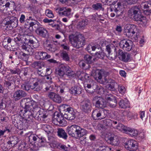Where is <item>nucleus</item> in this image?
I'll use <instances>...</instances> for the list:
<instances>
[{"instance_id": "1", "label": "nucleus", "mask_w": 151, "mask_h": 151, "mask_svg": "<svg viewBox=\"0 0 151 151\" xmlns=\"http://www.w3.org/2000/svg\"><path fill=\"white\" fill-rule=\"evenodd\" d=\"M25 103V107L23 112V116L26 118H31V117L37 116L38 120L47 117V112L43 109L37 106L36 102L31 101L29 98L23 99L21 103Z\"/></svg>"}, {"instance_id": "2", "label": "nucleus", "mask_w": 151, "mask_h": 151, "mask_svg": "<svg viewBox=\"0 0 151 151\" xmlns=\"http://www.w3.org/2000/svg\"><path fill=\"white\" fill-rule=\"evenodd\" d=\"M93 100L96 102V107L102 109L101 110H94L92 112V117L95 119H101L104 118L106 116L108 112L107 110L103 109L106 106V102L105 100L102 97L97 96L94 98Z\"/></svg>"}, {"instance_id": "3", "label": "nucleus", "mask_w": 151, "mask_h": 151, "mask_svg": "<svg viewBox=\"0 0 151 151\" xmlns=\"http://www.w3.org/2000/svg\"><path fill=\"white\" fill-rule=\"evenodd\" d=\"M67 130L69 135L74 137L81 138L86 135L88 133L86 130L76 124L68 126Z\"/></svg>"}, {"instance_id": "4", "label": "nucleus", "mask_w": 151, "mask_h": 151, "mask_svg": "<svg viewBox=\"0 0 151 151\" xmlns=\"http://www.w3.org/2000/svg\"><path fill=\"white\" fill-rule=\"evenodd\" d=\"M124 34L128 37L136 41L138 38V30L134 25L127 24L124 28Z\"/></svg>"}, {"instance_id": "5", "label": "nucleus", "mask_w": 151, "mask_h": 151, "mask_svg": "<svg viewBox=\"0 0 151 151\" xmlns=\"http://www.w3.org/2000/svg\"><path fill=\"white\" fill-rule=\"evenodd\" d=\"M129 16L136 21H140L144 24H147L146 18L141 15L139 9L136 6L132 7L128 11Z\"/></svg>"}, {"instance_id": "6", "label": "nucleus", "mask_w": 151, "mask_h": 151, "mask_svg": "<svg viewBox=\"0 0 151 151\" xmlns=\"http://www.w3.org/2000/svg\"><path fill=\"white\" fill-rule=\"evenodd\" d=\"M69 38L72 45L77 48L82 47L85 45L84 38L81 35H71L69 36Z\"/></svg>"}, {"instance_id": "7", "label": "nucleus", "mask_w": 151, "mask_h": 151, "mask_svg": "<svg viewBox=\"0 0 151 151\" xmlns=\"http://www.w3.org/2000/svg\"><path fill=\"white\" fill-rule=\"evenodd\" d=\"M106 51L108 52L106 56L110 60H113L115 59L117 56H118V52L116 51V49L114 45L111 44L106 46Z\"/></svg>"}, {"instance_id": "8", "label": "nucleus", "mask_w": 151, "mask_h": 151, "mask_svg": "<svg viewBox=\"0 0 151 151\" xmlns=\"http://www.w3.org/2000/svg\"><path fill=\"white\" fill-rule=\"evenodd\" d=\"M85 86V89L87 92L89 93H92L94 91H97L98 93H99L98 90L100 91V92L101 91H103V89L102 88L99 87L97 85L96 83L94 81L92 82L91 84H87L86 85V87Z\"/></svg>"}, {"instance_id": "9", "label": "nucleus", "mask_w": 151, "mask_h": 151, "mask_svg": "<svg viewBox=\"0 0 151 151\" xmlns=\"http://www.w3.org/2000/svg\"><path fill=\"white\" fill-rule=\"evenodd\" d=\"M63 116L60 114L55 115L52 119V122L55 124L61 127H65L67 124L66 121L64 119Z\"/></svg>"}, {"instance_id": "10", "label": "nucleus", "mask_w": 151, "mask_h": 151, "mask_svg": "<svg viewBox=\"0 0 151 151\" xmlns=\"http://www.w3.org/2000/svg\"><path fill=\"white\" fill-rule=\"evenodd\" d=\"M132 45V42L131 40H124L120 42L119 45L124 50L129 51L131 50Z\"/></svg>"}, {"instance_id": "11", "label": "nucleus", "mask_w": 151, "mask_h": 151, "mask_svg": "<svg viewBox=\"0 0 151 151\" xmlns=\"http://www.w3.org/2000/svg\"><path fill=\"white\" fill-rule=\"evenodd\" d=\"M124 147L126 149L129 151L134 150L137 147V142L133 139H130L124 143Z\"/></svg>"}, {"instance_id": "12", "label": "nucleus", "mask_w": 151, "mask_h": 151, "mask_svg": "<svg viewBox=\"0 0 151 151\" xmlns=\"http://www.w3.org/2000/svg\"><path fill=\"white\" fill-rule=\"evenodd\" d=\"M118 56L122 61L127 62L130 60V55L128 53H123L122 50L119 49L118 51Z\"/></svg>"}, {"instance_id": "13", "label": "nucleus", "mask_w": 151, "mask_h": 151, "mask_svg": "<svg viewBox=\"0 0 151 151\" xmlns=\"http://www.w3.org/2000/svg\"><path fill=\"white\" fill-rule=\"evenodd\" d=\"M56 11H58L59 14L62 16L68 17L71 14V10L70 8L65 7H60L55 9Z\"/></svg>"}, {"instance_id": "14", "label": "nucleus", "mask_w": 151, "mask_h": 151, "mask_svg": "<svg viewBox=\"0 0 151 151\" xmlns=\"http://www.w3.org/2000/svg\"><path fill=\"white\" fill-rule=\"evenodd\" d=\"M91 108V103L89 100L83 101L81 103V109L85 112H87L90 110Z\"/></svg>"}, {"instance_id": "15", "label": "nucleus", "mask_w": 151, "mask_h": 151, "mask_svg": "<svg viewBox=\"0 0 151 151\" xmlns=\"http://www.w3.org/2000/svg\"><path fill=\"white\" fill-rule=\"evenodd\" d=\"M35 57L37 60L47 59L50 58L51 56L47 53L42 52H37L35 53Z\"/></svg>"}, {"instance_id": "16", "label": "nucleus", "mask_w": 151, "mask_h": 151, "mask_svg": "<svg viewBox=\"0 0 151 151\" xmlns=\"http://www.w3.org/2000/svg\"><path fill=\"white\" fill-rule=\"evenodd\" d=\"M105 98L107 101H110L109 104L113 108L116 106L117 104V100L115 96L110 94H108L106 95Z\"/></svg>"}, {"instance_id": "17", "label": "nucleus", "mask_w": 151, "mask_h": 151, "mask_svg": "<svg viewBox=\"0 0 151 151\" xmlns=\"http://www.w3.org/2000/svg\"><path fill=\"white\" fill-rule=\"evenodd\" d=\"M48 96L49 98L54 102L58 103H60L61 102V97L58 94L52 92H51L49 93Z\"/></svg>"}, {"instance_id": "18", "label": "nucleus", "mask_w": 151, "mask_h": 151, "mask_svg": "<svg viewBox=\"0 0 151 151\" xmlns=\"http://www.w3.org/2000/svg\"><path fill=\"white\" fill-rule=\"evenodd\" d=\"M22 48L29 55H32L34 51L33 48L32 47V46L26 42L23 43L22 46Z\"/></svg>"}, {"instance_id": "19", "label": "nucleus", "mask_w": 151, "mask_h": 151, "mask_svg": "<svg viewBox=\"0 0 151 151\" xmlns=\"http://www.w3.org/2000/svg\"><path fill=\"white\" fill-rule=\"evenodd\" d=\"M27 95L26 93L23 90H18L16 91L13 95V97L16 101L22 98L25 96Z\"/></svg>"}, {"instance_id": "20", "label": "nucleus", "mask_w": 151, "mask_h": 151, "mask_svg": "<svg viewBox=\"0 0 151 151\" xmlns=\"http://www.w3.org/2000/svg\"><path fill=\"white\" fill-rule=\"evenodd\" d=\"M36 32L40 36L44 37L47 35L48 34L47 30L42 27H40L38 28L36 30Z\"/></svg>"}, {"instance_id": "21", "label": "nucleus", "mask_w": 151, "mask_h": 151, "mask_svg": "<svg viewBox=\"0 0 151 151\" xmlns=\"http://www.w3.org/2000/svg\"><path fill=\"white\" fill-rule=\"evenodd\" d=\"M66 65L62 64L56 70V73L61 76H63L65 74L66 71Z\"/></svg>"}, {"instance_id": "22", "label": "nucleus", "mask_w": 151, "mask_h": 151, "mask_svg": "<svg viewBox=\"0 0 151 151\" xmlns=\"http://www.w3.org/2000/svg\"><path fill=\"white\" fill-rule=\"evenodd\" d=\"M102 73L103 72L101 70L97 69L94 73H92V76L97 81L99 82L102 78Z\"/></svg>"}, {"instance_id": "23", "label": "nucleus", "mask_w": 151, "mask_h": 151, "mask_svg": "<svg viewBox=\"0 0 151 151\" xmlns=\"http://www.w3.org/2000/svg\"><path fill=\"white\" fill-rule=\"evenodd\" d=\"M81 88L79 86H75L72 87L70 90V93L74 95L79 94L81 93Z\"/></svg>"}, {"instance_id": "24", "label": "nucleus", "mask_w": 151, "mask_h": 151, "mask_svg": "<svg viewBox=\"0 0 151 151\" xmlns=\"http://www.w3.org/2000/svg\"><path fill=\"white\" fill-rule=\"evenodd\" d=\"M136 0H122L121 3H118L117 5L119 7V6H123L124 8L128 5H131L136 3Z\"/></svg>"}, {"instance_id": "25", "label": "nucleus", "mask_w": 151, "mask_h": 151, "mask_svg": "<svg viewBox=\"0 0 151 151\" xmlns=\"http://www.w3.org/2000/svg\"><path fill=\"white\" fill-rule=\"evenodd\" d=\"M10 3L9 2H7L6 0L5 4H1L0 5V12L7 14V12H6L7 9V8L9 7Z\"/></svg>"}, {"instance_id": "26", "label": "nucleus", "mask_w": 151, "mask_h": 151, "mask_svg": "<svg viewBox=\"0 0 151 151\" xmlns=\"http://www.w3.org/2000/svg\"><path fill=\"white\" fill-rule=\"evenodd\" d=\"M18 20L17 17H11L9 21L7 22V24H10L13 27H16L18 24Z\"/></svg>"}, {"instance_id": "27", "label": "nucleus", "mask_w": 151, "mask_h": 151, "mask_svg": "<svg viewBox=\"0 0 151 151\" xmlns=\"http://www.w3.org/2000/svg\"><path fill=\"white\" fill-rule=\"evenodd\" d=\"M119 107L123 109H125L129 107V102L127 99H122L119 103Z\"/></svg>"}, {"instance_id": "28", "label": "nucleus", "mask_w": 151, "mask_h": 151, "mask_svg": "<svg viewBox=\"0 0 151 151\" xmlns=\"http://www.w3.org/2000/svg\"><path fill=\"white\" fill-rule=\"evenodd\" d=\"M61 108L63 109V110L65 111L66 113H75L73 109L68 105L63 104L61 106Z\"/></svg>"}, {"instance_id": "29", "label": "nucleus", "mask_w": 151, "mask_h": 151, "mask_svg": "<svg viewBox=\"0 0 151 151\" xmlns=\"http://www.w3.org/2000/svg\"><path fill=\"white\" fill-rule=\"evenodd\" d=\"M58 136L64 139H66L67 138L68 135L65 131L62 129H58Z\"/></svg>"}, {"instance_id": "30", "label": "nucleus", "mask_w": 151, "mask_h": 151, "mask_svg": "<svg viewBox=\"0 0 151 151\" xmlns=\"http://www.w3.org/2000/svg\"><path fill=\"white\" fill-rule=\"evenodd\" d=\"M101 47L100 45L96 44L95 45L92 44H90L88 45L86 49L88 52H90L91 51H95L96 49H99Z\"/></svg>"}, {"instance_id": "31", "label": "nucleus", "mask_w": 151, "mask_h": 151, "mask_svg": "<svg viewBox=\"0 0 151 151\" xmlns=\"http://www.w3.org/2000/svg\"><path fill=\"white\" fill-rule=\"evenodd\" d=\"M117 86V83L112 81V82L107 85L106 87L109 90L111 91H115Z\"/></svg>"}, {"instance_id": "32", "label": "nucleus", "mask_w": 151, "mask_h": 151, "mask_svg": "<svg viewBox=\"0 0 151 151\" xmlns=\"http://www.w3.org/2000/svg\"><path fill=\"white\" fill-rule=\"evenodd\" d=\"M88 24V20L86 19H83L78 22L77 27L78 28L83 29Z\"/></svg>"}, {"instance_id": "33", "label": "nucleus", "mask_w": 151, "mask_h": 151, "mask_svg": "<svg viewBox=\"0 0 151 151\" xmlns=\"http://www.w3.org/2000/svg\"><path fill=\"white\" fill-rule=\"evenodd\" d=\"M109 140L111 143L112 145H118L119 143V142L117 137L116 136L111 137L109 138Z\"/></svg>"}, {"instance_id": "34", "label": "nucleus", "mask_w": 151, "mask_h": 151, "mask_svg": "<svg viewBox=\"0 0 151 151\" xmlns=\"http://www.w3.org/2000/svg\"><path fill=\"white\" fill-rule=\"evenodd\" d=\"M128 127H125L123 124L120 123L116 126V128L118 130L125 133H127V129Z\"/></svg>"}, {"instance_id": "35", "label": "nucleus", "mask_w": 151, "mask_h": 151, "mask_svg": "<svg viewBox=\"0 0 151 151\" xmlns=\"http://www.w3.org/2000/svg\"><path fill=\"white\" fill-rule=\"evenodd\" d=\"M10 140L7 142L8 144L12 145L13 146L17 144L18 142V138L15 136H11Z\"/></svg>"}, {"instance_id": "36", "label": "nucleus", "mask_w": 151, "mask_h": 151, "mask_svg": "<svg viewBox=\"0 0 151 151\" xmlns=\"http://www.w3.org/2000/svg\"><path fill=\"white\" fill-rule=\"evenodd\" d=\"M129 133L132 137L136 136L138 134L137 130L128 127L127 129V133Z\"/></svg>"}, {"instance_id": "37", "label": "nucleus", "mask_w": 151, "mask_h": 151, "mask_svg": "<svg viewBox=\"0 0 151 151\" xmlns=\"http://www.w3.org/2000/svg\"><path fill=\"white\" fill-rule=\"evenodd\" d=\"M105 55V54L103 52L96 53L95 57L93 58L94 61H96L98 59H103Z\"/></svg>"}, {"instance_id": "38", "label": "nucleus", "mask_w": 151, "mask_h": 151, "mask_svg": "<svg viewBox=\"0 0 151 151\" xmlns=\"http://www.w3.org/2000/svg\"><path fill=\"white\" fill-rule=\"evenodd\" d=\"M63 117L68 120H73L75 118V113H66L63 115Z\"/></svg>"}, {"instance_id": "39", "label": "nucleus", "mask_w": 151, "mask_h": 151, "mask_svg": "<svg viewBox=\"0 0 151 151\" xmlns=\"http://www.w3.org/2000/svg\"><path fill=\"white\" fill-rule=\"evenodd\" d=\"M143 6L145 9H147L145 10V12H148L149 13H151V1L145 3Z\"/></svg>"}, {"instance_id": "40", "label": "nucleus", "mask_w": 151, "mask_h": 151, "mask_svg": "<svg viewBox=\"0 0 151 151\" xmlns=\"http://www.w3.org/2000/svg\"><path fill=\"white\" fill-rule=\"evenodd\" d=\"M28 55L29 54L27 53V54H26L22 52H21L19 53V57L22 60L26 61L28 59L29 57Z\"/></svg>"}, {"instance_id": "41", "label": "nucleus", "mask_w": 151, "mask_h": 151, "mask_svg": "<svg viewBox=\"0 0 151 151\" xmlns=\"http://www.w3.org/2000/svg\"><path fill=\"white\" fill-rule=\"evenodd\" d=\"M30 88L33 89L34 91H38L40 90L41 88L39 85L38 82H36L32 85L30 86Z\"/></svg>"}, {"instance_id": "42", "label": "nucleus", "mask_w": 151, "mask_h": 151, "mask_svg": "<svg viewBox=\"0 0 151 151\" xmlns=\"http://www.w3.org/2000/svg\"><path fill=\"white\" fill-rule=\"evenodd\" d=\"M66 71L65 75L68 76H71L74 74V72L71 70L70 68L67 65H66Z\"/></svg>"}, {"instance_id": "43", "label": "nucleus", "mask_w": 151, "mask_h": 151, "mask_svg": "<svg viewBox=\"0 0 151 151\" xmlns=\"http://www.w3.org/2000/svg\"><path fill=\"white\" fill-rule=\"evenodd\" d=\"M55 45L54 44H49L47 46L46 49L51 52H54L56 50Z\"/></svg>"}, {"instance_id": "44", "label": "nucleus", "mask_w": 151, "mask_h": 151, "mask_svg": "<svg viewBox=\"0 0 151 151\" xmlns=\"http://www.w3.org/2000/svg\"><path fill=\"white\" fill-rule=\"evenodd\" d=\"M43 128L44 130L48 134L53 132V129L49 125H45Z\"/></svg>"}, {"instance_id": "45", "label": "nucleus", "mask_w": 151, "mask_h": 151, "mask_svg": "<svg viewBox=\"0 0 151 151\" xmlns=\"http://www.w3.org/2000/svg\"><path fill=\"white\" fill-rule=\"evenodd\" d=\"M37 136L35 134H31L29 137V141L31 143H34L37 140Z\"/></svg>"}, {"instance_id": "46", "label": "nucleus", "mask_w": 151, "mask_h": 151, "mask_svg": "<svg viewBox=\"0 0 151 151\" xmlns=\"http://www.w3.org/2000/svg\"><path fill=\"white\" fill-rule=\"evenodd\" d=\"M92 7L96 10H103L104 8L102 7V5L100 3H97L92 5Z\"/></svg>"}, {"instance_id": "47", "label": "nucleus", "mask_w": 151, "mask_h": 151, "mask_svg": "<svg viewBox=\"0 0 151 151\" xmlns=\"http://www.w3.org/2000/svg\"><path fill=\"white\" fill-rule=\"evenodd\" d=\"M127 114V112L124 110H121L119 111V115H117V117L119 119H122L123 117L125 116Z\"/></svg>"}, {"instance_id": "48", "label": "nucleus", "mask_w": 151, "mask_h": 151, "mask_svg": "<svg viewBox=\"0 0 151 151\" xmlns=\"http://www.w3.org/2000/svg\"><path fill=\"white\" fill-rule=\"evenodd\" d=\"M117 86L118 91L119 92V93L122 94L124 93L126 90L124 87L122 85H118Z\"/></svg>"}, {"instance_id": "49", "label": "nucleus", "mask_w": 151, "mask_h": 151, "mask_svg": "<svg viewBox=\"0 0 151 151\" xmlns=\"http://www.w3.org/2000/svg\"><path fill=\"white\" fill-rule=\"evenodd\" d=\"M14 39L15 42L17 44L21 45V43L22 44L23 43L22 42V41L21 39V35H18L16 37H15Z\"/></svg>"}, {"instance_id": "50", "label": "nucleus", "mask_w": 151, "mask_h": 151, "mask_svg": "<svg viewBox=\"0 0 151 151\" xmlns=\"http://www.w3.org/2000/svg\"><path fill=\"white\" fill-rule=\"evenodd\" d=\"M61 56L63 57V59L66 61H68L69 60V58L67 52L63 51L61 54Z\"/></svg>"}, {"instance_id": "51", "label": "nucleus", "mask_w": 151, "mask_h": 151, "mask_svg": "<svg viewBox=\"0 0 151 151\" xmlns=\"http://www.w3.org/2000/svg\"><path fill=\"white\" fill-rule=\"evenodd\" d=\"M45 13L46 15L48 17L50 18H52L54 17V15L52 11L49 9L46 10Z\"/></svg>"}, {"instance_id": "52", "label": "nucleus", "mask_w": 151, "mask_h": 151, "mask_svg": "<svg viewBox=\"0 0 151 151\" xmlns=\"http://www.w3.org/2000/svg\"><path fill=\"white\" fill-rule=\"evenodd\" d=\"M104 124L106 126H111L112 123V121L109 119H106L103 121Z\"/></svg>"}, {"instance_id": "53", "label": "nucleus", "mask_w": 151, "mask_h": 151, "mask_svg": "<svg viewBox=\"0 0 151 151\" xmlns=\"http://www.w3.org/2000/svg\"><path fill=\"white\" fill-rule=\"evenodd\" d=\"M10 81L12 83H14L15 84H16V83H17V82H18L19 81L18 78L16 76H11L10 78Z\"/></svg>"}, {"instance_id": "54", "label": "nucleus", "mask_w": 151, "mask_h": 151, "mask_svg": "<svg viewBox=\"0 0 151 151\" xmlns=\"http://www.w3.org/2000/svg\"><path fill=\"white\" fill-rule=\"evenodd\" d=\"M33 21L30 22L29 23V26L30 27H36L38 25L39 23L36 20H34Z\"/></svg>"}, {"instance_id": "55", "label": "nucleus", "mask_w": 151, "mask_h": 151, "mask_svg": "<svg viewBox=\"0 0 151 151\" xmlns=\"http://www.w3.org/2000/svg\"><path fill=\"white\" fill-rule=\"evenodd\" d=\"M84 59L87 61L88 63H90L92 62V57L89 55H86L84 57Z\"/></svg>"}, {"instance_id": "56", "label": "nucleus", "mask_w": 151, "mask_h": 151, "mask_svg": "<svg viewBox=\"0 0 151 151\" xmlns=\"http://www.w3.org/2000/svg\"><path fill=\"white\" fill-rule=\"evenodd\" d=\"M60 148L63 150V151H71L72 148L70 147H67L65 145H61Z\"/></svg>"}, {"instance_id": "57", "label": "nucleus", "mask_w": 151, "mask_h": 151, "mask_svg": "<svg viewBox=\"0 0 151 151\" xmlns=\"http://www.w3.org/2000/svg\"><path fill=\"white\" fill-rule=\"evenodd\" d=\"M27 20H28L34 21L35 20L34 18V17L33 15H32L30 13H28L27 15Z\"/></svg>"}, {"instance_id": "58", "label": "nucleus", "mask_w": 151, "mask_h": 151, "mask_svg": "<svg viewBox=\"0 0 151 151\" xmlns=\"http://www.w3.org/2000/svg\"><path fill=\"white\" fill-rule=\"evenodd\" d=\"M97 15V19L98 20H99V22L101 23H103L102 22L104 21V18L101 15H99L97 14H96Z\"/></svg>"}, {"instance_id": "59", "label": "nucleus", "mask_w": 151, "mask_h": 151, "mask_svg": "<svg viewBox=\"0 0 151 151\" xmlns=\"http://www.w3.org/2000/svg\"><path fill=\"white\" fill-rule=\"evenodd\" d=\"M26 18L25 16L23 14H22L20 15L19 21L20 23H23L25 22V19Z\"/></svg>"}, {"instance_id": "60", "label": "nucleus", "mask_w": 151, "mask_h": 151, "mask_svg": "<svg viewBox=\"0 0 151 151\" xmlns=\"http://www.w3.org/2000/svg\"><path fill=\"white\" fill-rule=\"evenodd\" d=\"M6 131L8 133H9L10 132V130L8 129H6L4 130H0V137H2L4 134V133Z\"/></svg>"}, {"instance_id": "61", "label": "nucleus", "mask_w": 151, "mask_h": 151, "mask_svg": "<svg viewBox=\"0 0 151 151\" xmlns=\"http://www.w3.org/2000/svg\"><path fill=\"white\" fill-rule=\"evenodd\" d=\"M79 64L81 67L83 68L86 65V63L84 60H81L79 62Z\"/></svg>"}, {"instance_id": "62", "label": "nucleus", "mask_w": 151, "mask_h": 151, "mask_svg": "<svg viewBox=\"0 0 151 151\" xmlns=\"http://www.w3.org/2000/svg\"><path fill=\"white\" fill-rule=\"evenodd\" d=\"M52 73V70L50 68H48L46 69V73L45 74V75L46 76V75H50V74Z\"/></svg>"}, {"instance_id": "63", "label": "nucleus", "mask_w": 151, "mask_h": 151, "mask_svg": "<svg viewBox=\"0 0 151 151\" xmlns=\"http://www.w3.org/2000/svg\"><path fill=\"white\" fill-rule=\"evenodd\" d=\"M139 115L140 118L143 120V118L145 117V112L144 111H140Z\"/></svg>"}, {"instance_id": "64", "label": "nucleus", "mask_w": 151, "mask_h": 151, "mask_svg": "<svg viewBox=\"0 0 151 151\" xmlns=\"http://www.w3.org/2000/svg\"><path fill=\"white\" fill-rule=\"evenodd\" d=\"M96 151H106L105 148H104V146H101L97 148Z\"/></svg>"}]
</instances>
